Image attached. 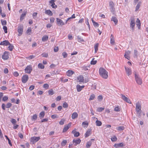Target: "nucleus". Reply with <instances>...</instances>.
<instances>
[{"label": "nucleus", "instance_id": "f257e3e1", "mask_svg": "<svg viewBox=\"0 0 148 148\" xmlns=\"http://www.w3.org/2000/svg\"><path fill=\"white\" fill-rule=\"evenodd\" d=\"M99 73L103 78L107 79L108 78V72L103 68H101L99 69Z\"/></svg>", "mask_w": 148, "mask_h": 148}, {"label": "nucleus", "instance_id": "f03ea898", "mask_svg": "<svg viewBox=\"0 0 148 148\" xmlns=\"http://www.w3.org/2000/svg\"><path fill=\"white\" fill-rule=\"evenodd\" d=\"M134 74L135 80L137 83L138 85H141L142 83V79L140 77L139 75L136 72H134Z\"/></svg>", "mask_w": 148, "mask_h": 148}, {"label": "nucleus", "instance_id": "7ed1b4c3", "mask_svg": "<svg viewBox=\"0 0 148 148\" xmlns=\"http://www.w3.org/2000/svg\"><path fill=\"white\" fill-rule=\"evenodd\" d=\"M40 139V137L34 136L32 137L30 139V141L32 144H34L35 143L37 142Z\"/></svg>", "mask_w": 148, "mask_h": 148}, {"label": "nucleus", "instance_id": "20e7f679", "mask_svg": "<svg viewBox=\"0 0 148 148\" xmlns=\"http://www.w3.org/2000/svg\"><path fill=\"white\" fill-rule=\"evenodd\" d=\"M131 22L130 23V27L132 29L134 30V27L135 25V19L134 17H131L130 18Z\"/></svg>", "mask_w": 148, "mask_h": 148}, {"label": "nucleus", "instance_id": "39448f33", "mask_svg": "<svg viewBox=\"0 0 148 148\" xmlns=\"http://www.w3.org/2000/svg\"><path fill=\"white\" fill-rule=\"evenodd\" d=\"M32 70V68L31 65L27 66L25 69V72L29 74Z\"/></svg>", "mask_w": 148, "mask_h": 148}, {"label": "nucleus", "instance_id": "423d86ee", "mask_svg": "<svg viewBox=\"0 0 148 148\" xmlns=\"http://www.w3.org/2000/svg\"><path fill=\"white\" fill-rule=\"evenodd\" d=\"M109 4L111 11L112 13H114L115 9L114 8V3L112 1H110L109 3Z\"/></svg>", "mask_w": 148, "mask_h": 148}, {"label": "nucleus", "instance_id": "0eeeda50", "mask_svg": "<svg viewBox=\"0 0 148 148\" xmlns=\"http://www.w3.org/2000/svg\"><path fill=\"white\" fill-rule=\"evenodd\" d=\"M9 53L7 51H5L2 56V58L4 60H6L9 58Z\"/></svg>", "mask_w": 148, "mask_h": 148}, {"label": "nucleus", "instance_id": "6e6552de", "mask_svg": "<svg viewBox=\"0 0 148 148\" xmlns=\"http://www.w3.org/2000/svg\"><path fill=\"white\" fill-rule=\"evenodd\" d=\"M29 77L27 75H25L23 76L22 77V81L23 83H26Z\"/></svg>", "mask_w": 148, "mask_h": 148}, {"label": "nucleus", "instance_id": "1a4fd4ad", "mask_svg": "<svg viewBox=\"0 0 148 148\" xmlns=\"http://www.w3.org/2000/svg\"><path fill=\"white\" fill-rule=\"evenodd\" d=\"M121 98L123 99V100L126 101V102L129 103H131V102L129 99L125 97V96L121 94Z\"/></svg>", "mask_w": 148, "mask_h": 148}, {"label": "nucleus", "instance_id": "9d476101", "mask_svg": "<svg viewBox=\"0 0 148 148\" xmlns=\"http://www.w3.org/2000/svg\"><path fill=\"white\" fill-rule=\"evenodd\" d=\"M141 105L140 103L138 102L136 104V110L137 112H139L141 110Z\"/></svg>", "mask_w": 148, "mask_h": 148}, {"label": "nucleus", "instance_id": "9b49d317", "mask_svg": "<svg viewBox=\"0 0 148 148\" xmlns=\"http://www.w3.org/2000/svg\"><path fill=\"white\" fill-rule=\"evenodd\" d=\"M18 31L19 34L18 35L21 36L23 34V27L22 26L20 25L18 26Z\"/></svg>", "mask_w": 148, "mask_h": 148}, {"label": "nucleus", "instance_id": "f8f14e48", "mask_svg": "<svg viewBox=\"0 0 148 148\" xmlns=\"http://www.w3.org/2000/svg\"><path fill=\"white\" fill-rule=\"evenodd\" d=\"M56 21L57 24L59 26H62L64 25L62 21L59 18H56Z\"/></svg>", "mask_w": 148, "mask_h": 148}, {"label": "nucleus", "instance_id": "ddd939ff", "mask_svg": "<svg viewBox=\"0 0 148 148\" xmlns=\"http://www.w3.org/2000/svg\"><path fill=\"white\" fill-rule=\"evenodd\" d=\"M125 68L126 73L128 76H129L132 74V70L130 68L126 67V66L125 67Z\"/></svg>", "mask_w": 148, "mask_h": 148}, {"label": "nucleus", "instance_id": "4468645a", "mask_svg": "<svg viewBox=\"0 0 148 148\" xmlns=\"http://www.w3.org/2000/svg\"><path fill=\"white\" fill-rule=\"evenodd\" d=\"M81 142V140L80 139L78 138L76 139H73V143L74 145L76 146L77 144H79Z\"/></svg>", "mask_w": 148, "mask_h": 148}, {"label": "nucleus", "instance_id": "2eb2a0df", "mask_svg": "<svg viewBox=\"0 0 148 148\" xmlns=\"http://www.w3.org/2000/svg\"><path fill=\"white\" fill-rule=\"evenodd\" d=\"M10 44V42L7 40H5L1 42L0 45L3 46H7Z\"/></svg>", "mask_w": 148, "mask_h": 148}, {"label": "nucleus", "instance_id": "dca6fc26", "mask_svg": "<svg viewBox=\"0 0 148 148\" xmlns=\"http://www.w3.org/2000/svg\"><path fill=\"white\" fill-rule=\"evenodd\" d=\"M71 123H69L67 125L65 126L64 128L63 129V132H66L69 128L71 127Z\"/></svg>", "mask_w": 148, "mask_h": 148}, {"label": "nucleus", "instance_id": "f3484780", "mask_svg": "<svg viewBox=\"0 0 148 148\" xmlns=\"http://www.w3.org/2000/svg\"><path fill=\"white\" fill-rule=\"evenodd\" d=\"M84 86H80L79 85H77L76 86L77 90L78 92L80 91L84 87Z\"/></svg>", "mask_w": 148, "mask_h": 148}, {"label": "nucleus", "instance_id": "a211bd4d", "mask_svg": "<svg viewBox=\"0 0 148 148\" xmlns=\"http://www.w3.org/2000/svg\"><path fill=\"white\" fill-rule=\"evenodd\" d=\"M74 73L73 71L71 70H69L66 72V75L68 76H70Z\"/></svg>", "mask_w": 148, "mask_h": 148}, {"label": "nucleus", "instance_id": "6ab92c4d", "mask_svg": "<svg viewBox=\"0 0 148 148\" xmlns=\"http://www.w3.org/2000/svg\"><path fill=\"white\" fill-rule=\"evenodd\" d=\"M76 129H75L72 132V133L74 134L75 137H78L79 135V133L78 132H76L75 131Z\"/></svg>", "mask_w": 148, "mask_h": 148}, {"label": "nucleus", "instance_id": "aec40b11", "mask_svg": "<svg viewBox=\"0 0 148 148\" xmlns=\"http://www.w3.org/2000/svg\"><path fill=\"white\" fill-rule=\"evenodd\" d=\"M91 130L90 129H88L85 134V137H87L89 136L91 134Z\"/></svg>", "mask_w": 148, "mask_h": 148}, {"label": "nucleus", "instance_id": "412c9836", "mask_svg": "<svg viewBox=\"0 0 148 148\" xmlns=\"http://www.w3.org/2000/svg\"><path fill=\"white\" fill-rule=\"evenodd\" d=\"M77 79L80 82H84V77L83 76L81 75L77 78Z\"/></svg>", "mask_w": 148, "mask_h": 148}, {"label": "nucleus", "instance_id": "4be33fe9", "mask_svg": "<svg viewBox=\"0 0 148 148\" xmlns=\"http://www.w3.org/2000/svg\"><path fill=\"white\" fill-rule=\"evenodd\" d=\"M45 13L50 16H52L53 15V13L50 10H45Z\"/></svg>", "mask_w": 148, "mask_h": 148}, {"label": "nucleus", "instance_id": "5701e85b", "mask_svg": "<svg viewBox=\"0 0 148 148\" xmlns=\"http://www.w3.org/2000/svg\"><path fill=\"white\" fill-rule=\"evenodd\" d=\"M78 114L76 112L73 113L71 116L72 118L73 119H75L77 117Z\"/></svg>", "mask_w": 148, "mask_h": 148}, {"label": "nucleus", "instance_id": "b1692460", "mask_svg": "<svg viewBox=\"0 0 148 148\" xmlns=\"http://www.w3.org/2000/svg\"><path fill=\"white\" fill-rule=\"evenodd\" d=\"M111 21H113L115 25H116L118 23V20L115 17H112L111 19Z\"/></svg>", "mask_w": 148, "mask_h": 148}, {"label": "nucleus", "instance_id": "393cba45", "mask_svg": "<svg viewBox=\"0 0 148 148\" xmlns=\"http://www.w3.org/2000/svg\"><path fill=\"white\" fill-rule=\"evenodd\" d=\"M136 25L138 26V28L140 29L141 25V23L140 20L138 18L136 21Z\"/></svg>", "mask_w": 148, "mask_h": 148}, {"label": "nucleus", "instance_id": "a878e982", "mask_svg": "<svg viewBox=\"0 0 148 148\" xmlns=\"http://www.w3.org/2000/svg\"><path fill=\"white\" fill-rule=\"evenodd\" d=\"M48 36L47 35L43 36L42 38V40L43 42L46 41L48 39Z\"/></svg>", "mask_w": 148, "mask_h": 148}, {"label": "nucleus", "instance_id": "bb28decb", "mask_svg": "<svg viewBox=\"0 0 148 148\" xmlns=\"http://www.w3.org/2000/svg\"><path fill=\"white\" fill-rule=\"evenodd\" d=\"M125 127L124 126H119L116 127V129L119 131L123 130L125 129Z\"/></svg>", "mask_w": 148, "mask_h": 148}, {"label": "nucleus", "instance_id": "cd10ccee", "mask_svg": "<svg viewBox=\"0 0 148 148\" xmlns=\"http://www.w3.org/2000/svg\"><path fill=\"white\" fill-rule=\"evenodd\" d=\"M114 42V37L112 34H111L110 36V43L111 44H113Z\"/></svg>", "mask_w": 148, "mask_h": 148}, {"label": "nucleus", "instance_id": "c85d7f7f", "mask_svg": "<svg viewBox=\"0 0 148 148\" xmlns=\"http://www.w3.org/2000/svg\"><path fill=\"white\" fill-rule=\"evenodd\" d=\"M77 37L78 42H81L84 41V40L82 37L80 36H77Z\"/></svg>", "mask_w": 148, "mask_h": 148}, {"label": "nucleus", "instance_id": "c756f323", "mask_svg": "<svg viewBox=\"0 0 148 148\" xmlns=\"http://www.w3.org/2000/svg\"><path fill=\"white\" fill-rule=\"evenodd\" d=\"M27 12H26L23 13H22L21 14L20 17V19L21 21H22L24 19V17L25 16L26 14H27Z\"/></svg>", "mask_w": 148, "mask_h": 148}, {"label": "nucleus", "instance_id": "7c9ffc66", "mask_svg": "<svg viewBox=\"0 0 148 148\" xmlns=\"http://www.w3.org/2000/svg\"><path fill=\"white\" fill-rule=\"evenodd\" d=\"M45 115V113L44 111L41 112L39 114V116L40 119L43 118Z\"/></svg>", "mask_w": 148, "mask_h": 148}, {"label": "nucleus", "instance_id": "2f4dec72", "mask_svg": "<svg viewBox=\"0 0 148 148\" xmlns=\"http://www.w3.org/2000/svg\"><path fill=\"white\" fill-rule=\"evenodd\" d=\"M98 46H99V44L98 43H97L94 46V48H95V53H96L97 52V50L98 49Z\"/></svg>", "mask_w": 148, "mask_h": 148}, {"label": "nucleus", "instance_id": "473e14b6", "mask_svg": "<svg viewBox=\"0 0 148 148\" xmlns=\"http://www.w3.org/2000/svg\"><path fill=\"white\" fill-rule=\"evenodd\" d=\"M123 143H121L119 144H115L114 146L116 147H123Z\"/></svg>", "mask_w": 148, "mask_h": 148}, {"label": "nucleus", "instance_id": "72a5a7b5", "mask_svg": "<svg viewBox=\"0 0 148 148\" xmlns=\"http://www.w3.org/2000/svg\"><path fill=\"white\" fill-rule=\"evenodd\" d=\"M96 124L97 126H99L101 125L102 123L101 122L98 120H97L96 121Z\"/></svg>", "mask_w": 148, "mask_h": 148}, {"label": "nucleus", "instance_id": "f704fd0d", "mask_svg": "<svg viewBox=\"0 0 148 148\" xmlns=\"http://www.w3.org/2000/svg\"><path fill=\"white\" fill-rule=\"evenodd\" d=\"M83 70L84 71H87L88 70V68H90V66H84L82 67Z\"/></svg>", "mask_w": 148, "mask_h": 148}, {"label": "nucleus", "instance_id": "c9c22d12", "mask_svg": "<svg viewBox=\"0 0 148 148\" xmlns=\"http://www.w3.org/2000/svg\"><path fill=\"white\" fill-rule=\"evenodd\" d=\"M41 55L42 57L45 58H47L48 57V53L45 52L42 53Z\"/></svg>", "mask_w": 148, "mask_h": 148}, {"label": "nucleus", "instance_id": "e433bc0d", "mask_svg": "<svg viewBox=\"0 0 148 148\" xmlns=\"http://www.w3.org/2000/svg\"><path fill=\"white\" fill-rule=\"evenodd\" d=\"M38 67L40 69H43L45 67L44 65L42 63L39 64L38 65Z\"/></svg>", "mask_w": 148, "mask_h": 148}, {"label": "nucleus", "instance_id": "4c0bfd02", "mask_svg": "<svg viewBox=\"0 0 148 148\" xmlns=\"http://www.w3.org/2000/svg\"><path fill=\"white\" fill-rule=\"evenodd\" d=\"M94 58H93L92 59V60L90 62V64H91L95 65L97 63V60H94Z\"/></svg>", "mask_w": 148, "mask_h": 148}, {"label": "nucleus", "instance_id": "58836bf2", "mask_svg": "<svg viewBox=\"0 0 148 148\" xmlns=\"http://www.w3.org/2000/svg\"><path fill=\"white\" fill-rule=\"evenodd\" d=\"M67 143V141L66 140H64L61 143V145L62 146H65Z\"/></svg>", "mask_w": 148, "mask_h": 148}, {"label": "nucleus", "instance_id": "ea45409f", "mask_svg": "<svg viewBox=\"0 0 148 148\" xmlns=\"http://www.w3.org/2000/svg\"><path fill=\"white\" fill-rule=\"evenodd\" d=\"M9 46L8 47V48L9 49L10 51H12L13 49L14 48V46L12 44H9Z\"/></svg>", "mask_w": 148, "mask_h": 148}, {"label": "nucleus", "instance_id": "a19ab883", "mask_svg": "<svg viewBox=\"0 0 148 148\" xmlns=\"http://www.w3.org/2000/svg\"><path fill=\"white\" fill-rule=\"evenodd\" d=\"M134 57H137L138 56V52L137 51L136 49H135L134 50Z\"/></svg>", "mask_w": 148, "mask_h": 148}, {"label": "nucleus", "instance_id": "79ce46f5", "mask_svg": "<svg viewBox=\"0 0 148 148\" xmlns=\"http://www.w3.org/2000/svg\"><path fill=\"white\" fill-rule=\"evenodd\" d=\"M5 137L6 138V139L8 140L9 144L10 145V146H12V145L11 140H10V139H9V138H8V137L6 135H5Z\"/></svg>", "mask_w": 148, "mask_h": 148}, {"label": "nucleus", "instance_id": "37998d69", "mask_svg": "<svg viewBox=\"0 0 148 148\" xmlns=\"http://www.w3.org/2000/svg\"><path fill=\"white\" fill-rule=\"evenodd\" d=\"M95 97V95L94 94H92L90 96V97L89 99V100L90 101L93 100L94 99Z\"/></svg>", "mask_w": 148, "mask_h": 148}, {"label": "nucleus", "instance_id": "c03bdc74", "mask_svg": "<svg viewBox=\"0 0 148 148\" xmlns=\"http://www.w3.org/2000/svg\"><path fill=\"white\" fill-rule=\"evenodd\" d=\"M91 144L92 143L91 142L89 141L87 142L86 145V147L87 148H89L91 146Z\"/></svg>", "mask_w": 148, "mask_h": 148}, {"label": "nucleus", "instance_id": "a18cd8bd", "mask_svg": "<svg viewBox=\"0 0 148 148\" xmlns=\"http://www.w3.org/2000/svg\"><path fill=\"white\" fill-rule=\"evenodd\" d=\"M62 55L64 58H65L67 57L68 54L66 52H64L62 53Z\"/></svg>", "mask_w": 148, "mask_h": 148}, {"label": "nucleus", "instance_id": "49530a36", "mask_svg": "<svg viewBox=\"0 0 148 148\" xmlns=\"http://www.w3.org/2000/svg\"><path fill=\"white\" fill-rule=\"evenodd\" d=\"M11 122V123L13 125H15L16 124V120L13 119H12L10 121Z\"/></svg>", "mask_w": 148, "mask_h": 148}, {"label": "nucleus", "instance_id": "de8ad7c7", "mask_svg": "<svg viewBox=\"0 0 148 148\" xmlns=\"http://www.w3.org/2000/svg\"><path fill=\"white\" fill-rule=\"evenodd\" d=\"M111 139L112 141L114 142L116 141L117 140V138L116 136H114L111 138Z\"/></svg>", "mask_w": 148, "mask_h": 148}, {"label": "nucleus", "instance_id": "09e8293b", "mask_svg": "<svg viewBox=\"0 0 148 148\" xmlns=\"http://www.w3.org/2000/svg\"><path fill=\"white\" fill-rule=\"evenodd\" d=\"M12 106V104L10 103H8L5 105V107L7 108H10Z\"/></svg>", "mask_w": 148, "mask_h": 148}, {"label": "nucleus", "instance_id": "8fccbe9b", "mask_svg": "<svg viewBox=\"0 0 148 148\" xmlns=\"http://www.w3.org/2000/svg\"><path fill=\"white\" fill-rule=\"evenodd\" d=\"M65 121V120L64 119H62L59 122L60 124L61 125H63L64 124Z\"/></svg>", "mask_w": 148, "mask_h": 148}, {"label": "nucleus", "instance_id": "3c124183", "mask_svg": "<svg viewBox=\"0 0 148 148\" xmlns=\"http://www.w3.org/2000/svg\"><path fill=\"white\" fill-rule=\"evenodd\" d=\"M48 92L49 95H53L54 93L52 89H50L48 91Z\"/></svg>", "mask_w": 148, "mask_h": 148}, {"label": "nucleus", "instance_id": "603ef678", "mask_svg": "<svg viewBox=\"0 0 148 148\" xmlns=\"http://www.w3.org/2000/svg\"><path fill=\"white\" fill-rule=\"evenodd\" d=\"M104 108L100 107L97 108V111L99 112H101L104 110Z\"/></svg>", "mask_w": 148, "mask_h": 148}, {"label": "nucleus", "instance_id": "864d4df0", "mask_svg": "<svg viewBox=\"0 0 148 148\" xmlns=\"http://www.w3.org/2000/svg\"><path fill=\"white\" fill-rule=\"evenodd\" d=\"M114 111L116 112H119L120 111V108L119 107H116L114 108Z\"/></svg>", "mask_w": 148, "mask_h": 148}, {"label": "nucleus", "instance_id": "5fc2aeb1", "mask_svg": "<svg viewBox=\"0 0 148 148\" xmlns=\"http://www.w3.org/2000/svg\"><path fill=\"white\" fill-rule=\"evenodd\" d=\"M140 3H138L136 6V11L138 10V9L140 6Z\"/></svg>", "mask_w": 148, "mask_h": 148}, {"label": "nucleus", "instance_id": "6e6d98bb", "mask_svg": "<svg viewBox=\"0 0 148 148\" xmlns=\"http://www.w3.org/2000/svg\"><path fill=\"white\" fill-rule=\"evenodd\" d=\"M86 24L88 25L89 29L90 30V25L89 24V23L88 22V18H86Z\"/></svg>", "mask_w": 148, "mask_h": 148}, {"label": "nucleus", "instance_id": "4d7b16f0", "mask_svg": "<svg viewBox=\"0 0 148 148\" xmlns=\"http://www.w3.org/2000/svg\"><path fill=\"white\" fill-rule=\"evenodd\" d=\"M1 24L2 25H6L7 24L6 21L5 20H1Z\"/></svg>", "mask_w": 148, "mask_h": 148}, {"label": "nucleus", "instance_id": "13d9d810", "mask_svg": "<svg viewBox=\"0 0 148 148\" xmlns=\"http://www.w3.org/2000/svg\"><path fill=\"white\" fill-rule=\"evenodd\" d=\"M3 29L4 30V32L5 33H7L8 32H7V27L5 26H4L3 27Z\"/></svg>", "mask_w": 148, "mask_h": 148}, {"label": "nucleus", "instance_id": "bf43d9fd", "mask_svg": "<svg viewBox=\"0 0 148 148\" xmlns=\"http://www.w3.org/2000/svg\"><path fill=\"white\" fill-rule=\"evenodd\" d=\"M43 87L45 88L46 89H47L49 87V85L47 84H44Z\"/></svg>", "mask_w": 148, "mask_h": 148}, {"label": "nucleus", "instance_id": "052dcab7", "mask_svg": "<svg viewBox=\"0 0 148 148\" xmlns=\"http://www.w3.org/2000/svg\"><path fill=\"white\" fill-rule=\"evenodd\" d=\"M37 115L36 114H35L33 115L32 118V119L34 120H36L37 119Z\"/></svg>", "mask_w": 148, "mask_h": 148}, {"label": "nucleus", "instance_id": "680f3d73", "mask_svg": "<svg viewBox=\"0 0 148 148\" xmlns=\"http://www.w3.org/2000/svg\"><path fill=\"white\" fill-rule=\"evenodd\" d=\"M63 107L64 108H67L68 107V105L67 103L65 102L63 104Z\"/></svg>", "mask_w": 148, "mask_h": 148}, {"label": "nucleus", "instance_id": "e2e57ef3", "mask_svg": "<svg viewBox=\"0 0 148 148\" xmlns=\"http://www.w3.org/2000/svg\"><path fill=\"white\" fill-rule=\"evenodd\" d=\"M32 30L31 28H28L26 31V33L30 35V33L31 32Z\"/></svg>", "mask_w": 148, "mask_h": 148}, {"label": "nucleus", "instance_id": "0e129e2a", "mask_svg": "<svg viewBox=\"0 0 148 148\" xmlns=\"http://www.w3.org/2000/svg\"><path fill=\"white\" fill-rule=\"evenodd\" d=\"M82 125H86L87 126L88 125V123L87 121H85L84 122H83L82 123Z\"/></svg>", "mask_w": 148, "mask_h": 148}, {"label": "nucleus", "instance_id": "69168bd1", "mask_svg": "<svg viewBox=\"0 0 148 148\" xmlns=\"http://www.w3.org/2000/svg\"><path fill=\"white\" fill-rule=\"evenodd\" d=\"M8 99V97L7 96H4L2 99L3 101H6Z\"/></svg>", "mask_w": 148, "mask_h": 148}, {"label": "nucleus", "instance_id": "338daca9", "mask_svg": "<svg viewBox=\"0 0 148 148\" xmlns=\"http://www.w3.org/2000/svg\"><path fill=\"white\" fill-rule=\"evenodd\" d=\"M13 75L15 77H17L19 75V73L15 71L13 73Z\"/></svg>", "mask_w": 148, "mask_h": 148}, {"label": "nucleus", "instance_id": "774afa93", "mask_svg": "<svg viewBox=\"0 0 148 148\" xmlns=\"http://www.w3.org/2000/svg\"><path fill=\"white\" fill-rule=\"evenodd\" d=\"M97 99H98V100H100V101L102 100L103 99L102 96L101 95H100L98 97Z\"/></svg>", "mask_w": 148, "mask_h": 148}]
</instances>
